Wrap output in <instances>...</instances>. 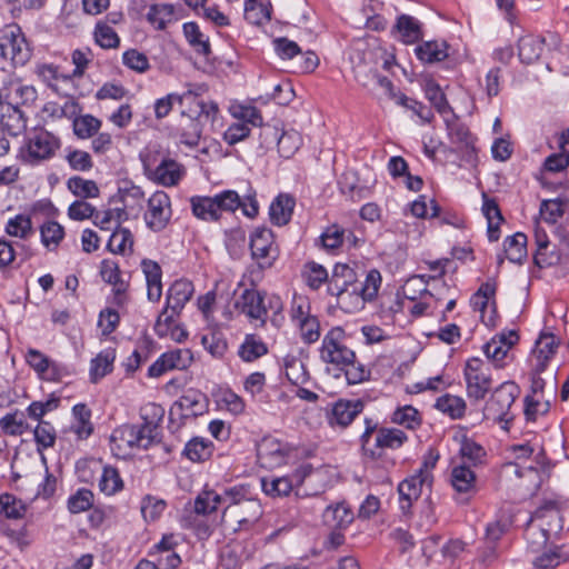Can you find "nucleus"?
Returning a JSON list of instances; mask_svg holds the SVG:
<instances>
[{
  "label": "nucleus",
  "mask_w": 569,
  "mask_h": 569,
  "mask_svg": "<svg viewBox=\"0 0 569 569\" xmlns=\"http://www.w3.org/2000/svg\"><path fill=\"white\" fill-rule=\"evenodd\" d=\"M557 338L551 333H542L536 342L535 353L537 358L536 371L541 373L546 370L548 361L556 355L558 349Z\"/></svg>",
  "instance_id": "2f4dec72"
},
{
  "label": "nucleus",
  "mask_w": 569,
  "mask_h": 569,
  "mask_svg": "<svg viewBox=\"0 0 569 569\" xmlns=\"http://www.w3.org/2000/svg\"><path fill=\"white\" fill-rule=\"evenodd\" d=\"M520 395V387L511 380L503 381L496 387L486 399L481 408V420L501 423L505 430L513 420L511 407Z\"/></svg>",
  "instance_id": "7ed1b4c3"
},
{
  "label": "nucleus",
  "mask_w": 569,
  "mask_h": 569,
  "mask_svg": "<svg viewBox=\"0 0 569 569\" xmlns=\"http://www.w3.org/2000/svg\"><path fill=\"white\" fill-rule=\"evenodd\" d=\"M450 482L453 490L460 495L461 501L467 502L477 493V477L470 466L459 463L452 467Z\"/></svg>",
  "instance_id": "5701e85b"
},
{
  "label": "nucleus",
  "mask_w": 569,
  "mask_h": 569,
  "mask_svg": "<svg viewBox=\"0 0 569 569\" xmlns=\"http://www.w3.org/2000/svg\"><path fill=\"white\" fill-rule=\"evenodd\" d=\"M67 187L73 196L82 200L97 198L100 194V190L96 181L83 179L80 176L69 178Z\"/></svg>",
  "instance_id": "09e8293b"
},
{
  "label": "nucleus",
  "mask_w": 569,
  "mask_h": 569,
  "mask_svg": "<svg viewBox=\"0 0 569 569\" xmlns=\"http://www.w3.org/2000/svg\"><path fill=\"white\" fill-rule=\"evenodd\" d=\"M271 4L270 2H262L259 0H246L244 2V19L251 24H262L271 19Z\"/></svg>",
  "instance_id": "49530a36"
},
{
  "label": "nucleus",
  "mask_w": 569,
  "mask_h": 569,
  "mask_svg": "<svg viewBox=\"0 0 569 569\" xmlns=\"http://www.w3.org/2000/svg\"><path fill=\"white\" fill-rule=\"evenodd\" d=\"M365 430L360 436L361 451L371 461L382 459L386 450H397L407 441L408 436L398 428L380 427L372 418H365Z\"/></svg>",
  "instance_id": "f03ea898"
},
{
  "label": "nucleus",
  "mask_w": 569,
  "mask_h": 569,
  "mask_svg": "<svg viewBox=\"0 0 569 569\" xmlns=\"http://www.w3.org/2000/svg\"><path fill=\"white\" fill-rule=\"evenodd\" d=\"M142 162L147 177L164 187L177 186L184 173L183 167L170 158H163L157 166L151 163L149 157L144 158Z\"/></svg>",
  "instance_id": "2eb2a0df"
},
{
  "label": "nucleus",
  "mask_w": 569,
  "mask_h": 569,
  "mask_svg": "<svg viewBox=\"0 0 569 569\" xmlns=\"http://www.w3.org/2000/svg\"><path fill=\"white\" fill-rule=\"evenodd\" d=\"M203 348L213 357L222 358L228 350V343L222 332L213 330L202 336Z\"/></svg>",
  "instance_id": "774afa93"
},
{
  "label": "nucleus",
  "mask_w": 569,
  "mask_h": 569,
  "mask_svg": "<svg viewBox=\"0 0 569 569\" xmlns=\"http://www.w3.org/2000/svg\"><path fill=\"white\" fill-rule=\"evenodd\" d=\"M546 68L562 74L569 73V46L563 44L559 34L547 33Z\"/></svg>",
  "instance_id": "aec40b11"
},
{
  "label": "nucleus",
  "mask_w": 569,
  "mask_h": 569,
  "mask_svg": "<svg viewBox=\"0 0 569 569\" xmlns=\"http://www.w3.org/2000/svg\"><path fill=\"white\" fill-rule=\"evenodd\" d=\"M143 410L146 421L142 425H122L113 430L110 437L113 449H148L153 443L158 427L153 421H148L147 416L151 415L152 418L161 420L164 409L159 405L149 403Z\"/></svg>",
  "instance_id": "f257e3e1"
},
{
  "label": "nucleus",
  "mask_w": 569,
  "mask_h": 569,
  "mask_svg": "<svg viewBox=\"0 0 569 569\" xmlns=\"http://www.w3.org/2000/svg\"><path fill=\"white\" fill-rule=\"evenodd\" d=\"M182 30L187 42L198 54L206 58L211 54L209 38L201 32L197 22L183 23Z\"/></svg>",
  "instance_id": "f704fd0d"
},
{
  "label": "nucleus",
  "mask_w": 569,
  "mask_h": 569,
  "mask_svg": "<svg viewBox=\"0 0 569 569\" xmlns=\"http://www.w3.org/2000/svg\"><path fill=\"white\" fill-rule=\"evenodd\" d=\"M382 278L381 273L377 269H371L367 272L365 281L358 282L353 303L351 306L352 311L363 308L366 301H372L379 291Z\"/></svg>",
  "instance_id": "393cba45"
},
{
  "label": "nucleus",
  "mask_w": 569,
  "mask_h": 569,
  "mask_svg": "<svg viewBox=\"0 0 569 569\" xmlns=\"http://www.w3.org/2000/svg\"><path fill=\"white\" fill-rule=\"evenodd\" d=\"M127 219L124 208H109L107 210H94L92 222L101 230H112L120 227L122 220Z\"/></svg>",
  "instance_id": "a19ab883"
},
{
  "label": "nucleus",
  "mask_w": 569,
  "mask_h": 569,
  "mask_svg": "<svg viewBox=\"0 0 569 569\" xmlns=\"http://www.w3.org/2000/svg\"><path fill=\"white\" fill-rule=\"evenodd\" d=\"M463 377L468 399L475 403L483 401L492 386L489 362L477 357L468 359L463 368Z\"/></svg>",
  "instance_id": "423d86ee"
},
{
  "label": "nucleus",
  "mask_w": 569,
  "mask_h": 569,
  "mask_svg": "<svg viewBox=\"0 0 569 569\" xmlns=\"http://www.w3.org/2000/svg\"><path fill=\"white\" fill-rule=\"evenodd\" d=\"M133 243L131 231L128 228L118 227L113 229L107 247L113 253L124 254L127 251H132Z\"/></svg>",
  "instance_id": "8fccbe9b"
},
{
  "label": "nucleus",
  "mask_w": 569,
  "mask_h": 569,
  "mask_svg": "<svg viewBox=\"0 0 569 569\" xmlns=\"http://www.w3.org/2000/svg\"><path fill=\"white\" fill-rule=\"evenodd\" d=\"M543 519H548L549 525L552 521H556L558 523V528H561V525L559 523L560 513L553 503L538 508L525 529V538L529 548L535 552L546 547L550 537V529H546L541 523H538L539 520Z\"/></svg>",
  "instance_id": "9d476101"
},
{
  "label": "nucleus",
  "mask_w": 569,
  "mask_h": 569,
  "mask_svg": "<svg viewBox=\"0 0 569 569\" xmlns=\"http://www.w3.org/2000/svg\"><path fill=\"white\" fill-rule=\"evenodd\" d=\"M80 106L73 99H66L62 104L58 102H48L43 107V112L49 117L61 119H73L80 112Z\"/></svg>",
  "instance_id": "4d7b16f0"
},
{
  "label": "nucleus",
  "mask_w": 569,
  "mask_h": 569,
  "mask_svg": "<svg viewBox=\"0 0 569 569\" xmlns=\"http://www.w3.org/2000/svg\"><path fill=\"white\" fill-rule=\"evenodd\" d=\"M266 292L256 289H244L237 299L236 309L250 320L260 321L264 326L268 318V308L264 303Z\"/></svg>",
  "instance_id": "f3484780"
},
{
  "label": "nucleus",
  "mask_w": 569,
  "mask_h": 569,
  "mask_svg": "<svg viewBox=\"0 0 569 569\" xmlns=\"http://www.w3.org/2000/svg\"><path fill=\"white\" fill-rule=\"evenodd\" d=\"M347 335L342 327H332L322 338L319 358L335 369L345 368L356 360V352L347 346Z\"/></svg>",
  "instance_id": "39448f33"
},
{
  "label": "nucleus",
  "mask_w": 569,
  "mask_h": 569,
  "mask_svg": "<svg viewBox=\"0 0 569 569\" xmlns=\"http://www.w3.org/2000/svg\"><path fill=\"white\" fill-rule=\"evenodd\" d=\"M527 236L516 232L503 241L506 257L510 262L521 264L527 258Z\"/></svg>",
  "instance_id": "58836bf2"
},
{
  "label": "nucleus",
  "mask_w": 569,
  "mask_h": 569,
  "mask_svg": "<svg viewBox=\"0 0 569 569\" xmlns=\"http://www.w3.org/2000/svg\"><path fill=\"white\" fill-rule=\"evenodd\" d=\"M301 278L311 290H318L323 283L330 280L327 269L315 261H308L303 264Z\"/></svg>",
  "instance_id": "a18cd8bd"
},
{
  "label": "nucleus",
  "mask_w": 569,
  "mask_h": 569,
  "mask_svg": "<svg viewBox=\"0 0 569 569\" xmlns=\"http://www.w3.org/2000/svg\"><path fill=\"white\" fill-rule=\"evenodd\" d=\"M433 476L427 468V462L413 475L407 477L398 485L399 506L402 513L407 515L413 502L417 501L423 492V489H430Z\"/></svg>",
  "instance_id": "9b49d317"
},
{
  "label": "nucleus",
  "mask_w": 569,
  "mask_h": 569,
  "mask_svg": "<svg viewBox=\"0 0 569 569\" xmlns=\"http://www.w3.org/2000/svg\"><path fill=\"white\" fill-rule=\"evenodd\" d=\"M0 428L4 435L21 436L29 429V426L26 422L23 412L16 410L0 419Z\"/></svg>",
  "instance_id": "6e6d98bb"
},
{
  "label": "nucleus",
  "mask_w": 569,
  "mask_h": 569,
  "mask_svg": "<svg viewBox=\"0 0 569 569\" xmlns=\"http://www.w3.org/2000/svg\"><path fill=\"white\" fill-rule=\"evenodd\" d=\"M27 120L22 109L0 103V132L17 137L26 130Z\"/></svg>",
  "instance_id": "a878e982"
},
{
  "label": "nucleus",
  "mask_w": 569,
  "mask_h": 569,
  "mask_svg": "<svg viewBox=\"0 0 569 569\" xmlns=\"http://www.w3.org/2000/svg\"><path fill=\"white\" fill-rule=\"evenodd\" d=\"M545 47L547 48V36H523L518 41V57L525 64L535 63L542 56Z\"/></svg>",
  "instance_id": "bb28decb"
},
{
  "label": "nucleus",
  "mask_w": 569,
  "mask_h": 569,
  "mask_svg": "<svg viewBox=\"0 0 569 569\" xmlns=\"http://www.w3.org/2000/svg\"><path fill=\"white\" fill-rule=\"evenodd\" d=\"M363 408L365 403L360 399H339L330 405V409H327L326 418L330 427L345 429L362 412Z\"/></svg>",
  "instance_id": "a211bd4d"
},
{
  "label": "nucleus",
  "mask_w": 569,
  "mask_h": 569,
  "mask_svg": "<svg viewBox=\"0 0 569 569\" xmlns=\"http://www.w3.org/2000/svg\"><path fill=\"white\" fill-rule=\"evenodd\" d=\"M436 408L452 419H460L466 412L467 405L461 397L447 393L437 399Z\"/></svg>",
  "instance_id": "864d4df0"
},
{
  "label": "nucleus",
  "mask_w": 569,
  "mask_h": 569,
  "mask_svg": "<svg viewBox=\"0 0 569 569\" xmlns=\"http://www.w3.org/2000/svg\"><path fill=\"white\" fill-rule=\"evenodd\" d=\"M141 269L147 282V297L152 302H158L162 296V269L160 264L150 259L141 261Z\"/></svg>",
  "instance_id": "cd10ccee"
},
{
  "label": "nucleus",
  "mask_w": 569,
  "mask_h": 569,
  "mask_svg": "<svg viewBox=\"0 0 569 569\" xmlns=\"http://www.w3.org/2000/svg\"><path fill=\"white\" fill-rule=\"evenodd\" d=\"M222 508L221 495L212 489L204 488L194 500V511L198 515H210Z\"/></svg>",
  "instance_id": "de8ad7c7"
},
{
  "label": "nucleus",
  "mask_w": 569,
  "mask_h": 569,
  "mask_svg": "<svg viewBox=\"0 0 569 569\" xmlns=\"http://www.w3.org/2000/svg\"><path fill=\"white\" fill-rule=\"evenodd\" d=\"M448 134L455 151L460 154L462 161L470 166L477 163V148L475 146L476 137L470 132L469 128L458 121L449 122L446 118Z\"/></svg>",
  "instance_id": "ddd939ff"
},
{
  "label": "nucleus",
  "mask_w": 569,
  "mask_h": 569,
  "mask_svg": "<svg viewBox=\"0 0 569 569\" xmlns=\"http://www.w3.org/2000/svg\"><path fill=\"white\" fill-rule=\"evenodd\" d=\"M249 248L251 259L259 270L272 268L280 254L272 230L266 227H257L252 230L249 238Z\"/></svg>",
  "instance_id": "0eeeda50"
},
{
  "label": "nucleus",
  "mask_w": 569,
  "mask_h": 569,
  "mask_svg": "<svg viewBox=\"0 0 569 569\" xmlns=\"http://www.w3.org/2000/svg\"><path fill=\"white\" fill-rule=\"evenodd\" d=\"M353 520V513L345 503L328 506L323 512V521L330 527L346 528Z\"/></svg>",
  "instance_id": "37998d69"
},
{
  "label": "nucleus",
  "mask_w": 569,
  "mask_h": 569,
  "mask_svg": "<svg viewBox=\"0 0 569 569\" xmlns=\"http://www.w3.org/2000/svg\"><path fill=\"white\" fill-rule=\"evenodd\" d=\"M393 100L397 104L411 110L426 123H429L433 118V113L430 108L420 101L407 97L405 93L398 92V94H393Z\"/></svg>",
  "instance_id": "0e129e2a"
},
{
  "label": "nucleus",
  "mask_w": 569,
  "mask_h": 569,
  "mask_svg": "<svg viewBox=\"0 0 569 569\" xmlns=\"http://www.w3.org/2000/svg\"><path fill=\"white\" fill-rule=\"evenodd\" d=\"M99 489L107 496H112L123 489V480L117 468L104 466L99 479Z\"/></svg>",
  "instance_id": "3c124183"
},
{
  "label": "nucleus",
  "mask_w": 569,
  "mask_h": 569,
  "mask_svg": "<svg viewBox=\"0 0 569 569\" xmlns=\"http://www.w3.org/2000/svg\"><path fill=\"white\" fill-rule=\"evenodd\" d=\"M213 451L214 445L211 440L193 437L184 445L181 455L192 462H204L211 458Z\"/></svg>",
  "instance_id": "c756f323"
},
{
  "label": "nucleus",
  "mask_w": 569,
  "mask_h": 569,
  "mask_svg": "<svg viewBox=\"0 0 569 569\" xmlns=\"http://www.w3.org/2000/svg\"><path fill=\"white\" fill-rule=\"evenodd\" d=\"M60 146V139L51 132L34 131L27 141V158L31 163L48 160L54 156Z\"/></svg>",
  "instance_id": "dca6fc26"
},
{
  "label": "nucleus",
  "mask_w": 569,
  "mask_h": 569,
  "mask_svg": "<svg viewBox=\"0 0 569 569\" xmlns=\"http://www.w3.org/2000/svg\"><path fill=\"white\" fill-rule=\"evenodd\" d=\"M512 523V517L509 515H500L493 521L489 522L486 527V543L497 545L502 536L510 530Z\"/></svg>",
  "instance_id": "5fc2aeb1"
},
{
  "label": "nucleus",
  "mask_w": 569,
  "mask_h": 569,
  "mask_svg": "<svg viewBox=\"0 0 569 569\" xmlns=\"http://www.w3.org/2000/svg\"><path fill=\"white\" fill-rule=\"evenodd\" d=\"M212 197L219 219L223 213H233L241 206L240 196L234 190H223Z\"/></svg>",
  "instance_id": "13d9d810"
},
{
  "label": "nucleus",
  "mask_w": 569,
  "mask_h": 569,
  "mask_svg": "<svg viewBox=\"0 0 569 569\" xmlns=\"http://www.w3.org/2000/svg\"><path fill=\"white\" fill-rule=\"evenodd\" d=\"M483 352L496 369H502L506 366L505 359L511 348L507 347L501 340L491 338L483 345Z\"/></svg>",
  "instance_id": "680f3d73"
},
{
  "label": "nucleus",
  "mask_w": 569,
  "mask_h": 569,
  "mask_svg": "<svg viewBox=\"0 0 569 569\" xmlns=\"http://www.w3.org/2000/svg\"><path fill=\"white\" fill-rule=\"evenodd\" d=\"M536 243L537 252L535 254V263L539 268H546L560 262V254L551 252L549 256L546 254V250L549 246L548 236L545 231H536Z\"/></svg>",
  "instance_id": "603ef678"
},
{
  "label": "nucleus",
  "mask_w": 569,
  "mask_h": 569,
  "mask_svg": "<svg viewBox=\"0 0 569 569\" xmlns=\"http://www.w3.org/2000/svg\"><path fill=\"white\" fill-rule=\"evenodd\" d=\"M91 415L92 412L86 403H77L72 407L73 422L70 426V431L78 439H87L93 432Z\"/></svg>",
  "instance_id": "473e14b6"
},
{
  "label": "nucleus",
  "mask_w": 569,
  "mask_h": 569,
  "mask_svg": "<svg viewBox=\"0 0 569 569\" xmlns=\"http://www.w3.org/2000/svg\"><path fill=\"white\" fill-rule=\"evenodd\" d=\"M262 507L257 498L247 500L246 503L236 508H229V517L237 522L236 530H249L262 516Z\"/></svg>",
  "instance_id": "b1692460"
},
{
  "label": "nucleus",
  "mask_w": 569,
  "mask_h": 569,
  "mask_svg": "<svg viewBox=\"0 0 569 569\" xmlns=\"http://www.w3.org/2000/svg\"><path fill=\"white\" fill-rule=\"evenodd\" d=\"M191 210L194 217L200 220L214 222L219 220L213 197L193 196L190 198Z\"/></svg>",
  "instance_id": "79ce46f5"
},
{
  "label": "nucleus",
  "mask_w": 569,
  "mask_h": 569,
  "mask_svg": "<svg viewBox=\"0 0 569 569\" xmlns=\"http://www.w3.org/2000/svg\"><path fill=\"white\" fill-rule=\"evenodd\" d=\"M207 409L208 399L206 395L190 389L174 402L170 413L178 412L181 419H189L203 415Z\"/></svg>",
  "instance_id": "4be33fe9"
},
{
  "label": "nucleus",
  "mask_w": 569,
  "mask_h": 569,
  "mask_svg": "<svg viewBox=\"0 0 569 569\" xmlns=\"http://www.w3.org/2000/svg\"><path fill=\"white\" fill-rule=\"evenodd\" d=\"M268 353V347L256 335H247L239 346L238 356L244 362H252Z\"/></svg>",
  "instance_id": "ea45409f"
},
{
  "label": "nucleus",
  "mask_w": 569,
  "mask_h": 569,
  "mask_svg": "<svg viewBox=\"0 0 569 569\" xmlns=\"http://www.w3.org/2000/svg\"><path fill=\"white\" fill-rule=\"evenodd\" d=\"M446 41H426L415 49L417 58L425 63L443 61L448 57Z\"/></svg>",
  "instance_id": "e433bc0d"
},
{
  "label": "nucleus",
  "mask_w": 569,
  "mask_h": 569,
  "mask_svg": "<svg viewBox=\"0 0 569 569\" xmlns=\"http://www.w3.org/2000/svg\"><path fill=\"white\" fill-rule=\"evenodd\" d=\"M100 273L102 279L111 284L112 291H121L128 289V283L121 278L120 269L117 262L112 260H103L101 262Z\"/></svg>",
  "instance_id": "bf43d9fd"
},
{
  "label": "nucleus",
  "mask_w": 569,
  "mask_h": 569,
  "mask_svg": "<svg viewBox=\"0 0 569 569\" xmlns=\"http://www.w3.org/2000/svg\"><path fill=\"white\" fill-rule=\"evenodd\" d=\"M253 498V490L248 483H240L226 488L223 495H221L223 517L229 515V508L242 506L247 500H252Z\"/></svg>",
  "instance_id": "c85d7f7f"
},
{
  "label": "nucleus",
  "mask_w": 569,
  "mask_h": 569,
  "mask_svg": "<svg viewBox=\"0 0 569 569\" xmlns=\"http://www.w3.org/2000/svg\"><path fill=\"white\" fill-rule=\"evenodd\" d=\"M101 128V121L92 114L73 118V132L80 139L93 137Z\"/></svg>",
  "instance_id": "052dcab7"
},
{
  "label": "nucleus",
  "mask_w": 569,
  "mask_h": 569,
  "mask_svg": "<svg viewBox=\"0 0 569 569\" xmlns=\"http://www.w3.org/2000/svg\"><path fill=\"white\" fill-rule=\"evenodd\" d=\"M0 53L14 67L24 66L30 60L31 49L18 24H8L0 30Z\"/></svg>",
  "instance_id": "1a4fd4ad"
},
{
  "label": "nucleus",
  "mask_w": 569,
  "mask_h": 569,
  "mask_svg": "<svg viewBox=\"0 0 569 569\" xmlns=\"http://www.w3.org/2000/svg\"><path fill=\"white\" fill-rule=\"evenodd\" d=\"M172 217L170 197L164 191H156L148 199V209L143 214L147 227L160 232L167 228Z\"/></svg>",
  "instance_id": "f8f14e48"
},
{
  "label": "nucleus",
  "mask_w": 569,
  "mask_h": 569,
  "mask_svg": "<svg viewBox=\"0 0 569 569\" xmlns=\"http://www.w3.org/2000/svg\"><path fill=\"white\" fill-rule=\"evenodd\" d=\"M93 37L101 48L116 49L120 46V38L111 26L107 22H97Z\"/></svg>",
  "instance_id": "e2e57ef3"
},
{
  "label": "nucleus",
  "mask_w": 569,
  "mask_h": 569,
  "mask_svg": "<svg viewBox=\"0 0 569 569\" xmlns=\"http://www.w3.org/2000/svg\"><path fill=\"white\" fill-rule=\"evenodd\" d=\"M193 291L192 282L187 279H178L171 283L167 291L166 306L154 323V331L159 337L167 336L174 318L181 313Z\"/></svg>",
  "instance_id": "20e7f679"
},
{
  "label": "nucleus",
  "mask_w": 569,
  "mask_h": 569,
  "mask_svg": "<svg viewBox=\"0 0 569 569\" xmlns=\"http://www.w3.org/2000/svg\"><path fill=\"white\" fill-rule=\"evenodd\" d=\"M116 352L113 349L102 350L90 362V381L97 383L113 369Z\"/></svg>",
  "instance_id": "4c0bfd02"
},
{
  "label": "nucleus",
  "mask_w": 569,
  "mask_h": 569,
  "mask_svg": "<svg viewBox=\"0 0 569 569\" xmlns=\"http://www.w3.org/2000/svg\"><path fill=\"white\" fill-rule=\"evenodd\" d=\"M174 13L172 4H152L147 14V20L157 29L163 30Z\"/></svg>",
  "instance_id": "338daca9"
},
{
  "label": "nucleus",
  "mask_w": 569,
  "mask_h": 569,
  "mask_svg": "<svg viewBox=\"0 0 569 569\" xmlns=\"http://www.w3.org/2000/svg\"><path fill=\"white\" fill-rule=\"evenodd\" d=\"M459 455L461 463L472 467H479L486 463V449L471 438L463 437L460 443Z\"/></svg>",
  "instance_id": "c9c22d12"
},
{
  "label": "nucleus",
  "mask_w": 569,
  "mask_h": 569,
  "mask_svg": "<svg viewBox=\"0 0 569 569\" xmlns=\"http://www.w3.org/2000/svg\"><path fill=\"white\" fill-rule=\"evenodd\" d=\"M288 455V446L273 437H263L257 446L258 461L263 468L273 469L286 463Z\"/></svg>",
  "instance_id": "6ab92c4d"
},
{
  "label": "nucleus",
  "mask_w": 569,
  "mask_h": 569,
  "mask_svg": "<svg viewBox=\"0 0 569 569\" xmlns=\"http://www.w3.org/2000/svg\"><path fill=\"white\" fill-rule=\"evenodd\" d=\"M425 94L438 113L445 117V119L449 114L455 116L452 107L449 104L446 94L437 82L432 80L428 81L425 86Z\"/></svg>",
  "instance_id": "c03bdc74"
},
{
  "label": "nucleus",
  "mask_w": 569,
  "mask_h": 569,
  "mask_svg": "<svg viewBox=\"0 0 569 569\" xmlns=\"http://www.w3.org/2000/svg\"><path fill=\"white\" fill-rule=\"evenodd\" d=\"M38 93L33 86L22 80L10 78L0 87V103L22 109L30 107L37 100Z\"/></svg>",
  "instance_id": "4468645a"
},
{
  "label": "nucleus",
  "mask_w": 569,
  "mask_h": 569,
  "mask_svg": "<svg viewBox=\"0 0 569 569\" xmlns=\"http://www.w3.org/2000/svg\"><path fill=\"white\" fill-rule=\"evenodd\" d=\"M296 201L290 194H279L269 208L270 220L273 224L286 226L292 217Z\"/></svg>",
  "instance_id": "7c9ffc66"
},
{
  "label": "nucleus",
  "mask_w": 569,
  "mask_h": 569,
  "mask_svg": "<svg viewBox=\"0 0 569 569\" xmlns=\"http://www.w3.org/2000/svg\"><path fill=\"white\" fill-rule=\"evenodd\" d=\"M356 271L346 263H336L328 284V293L338 298L340 307L349 312L357 290Z\"/></svg>",
  "instance_id": "6e6552de"
},
{
  "label": "nucleus",
  "mask_w": 569,
  "mask_h": 569,
  "mask_svg": "<svg viewBox=\"0 0 569 569\" xmlns=\"http://www.w3.org/2000/svg\"><path fill=\"white\" fill-rule=\"evenodd\" d=\"M33 436L39 452L56 443V429L49 421L40 420L33 430Z\"/></svg>",
  "instance_id": "69168bd1"
},
{
  "label": "nucleus",
  "mask_w": 569,
  "mask_h": 569,
  "mask_svg": "<svg viewBox=\"0 0 569 569\" xmlns=\"http://www.w3.org/2000/svg\"><path fill=\"white\" fill-rule=\"evenodd\" d=\"M262 136L267 143H277L278 152L283 158L293 156L301 144V138L297 131H282L276 126H266Z\"/></svg>",
  "instance_id": "412c9836"
},
{
  "label": "nucleus",
  "mask_w": 569,
  "mask_h": 569,
  "mask_svg": "<svg viewBox=\"0 0 569 569\" xmlns=\"http://www.w3.org/2000/svg\"><path fill=\"white\" fill-rule=\"evenodd\" d=\"M393 30L397 31L401 41L407 44L415 43L422 38L420 21L409 14H400Z\"/></svg>",
  "instance_id": "72a5a7b5"
}]
</instances>
